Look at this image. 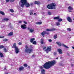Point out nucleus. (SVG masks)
<instances>
[{"label":"nucleus","mask_w":74,"mask_h":74,"mask_svg":"<svg viewBox=\"0 0 74 74\" xmlns=\"http://www.w3.org/2000/svg\"><path fill=\"white\" fill-rule=\"evenodd\" d=\"M56 63V60H53L51 62L49 61L46 62L43 65V68L46 69H49L53 66Z\"/></svg>","instance_id":"1"},{"label":"nucleus","mask_w":74,"mask_h":74,"mask_svg":"<svg viewBox=\"0 0 74 74\" xmlns=\"http://www.w3.org/2000/svg\"><path fill=\"white\" fill-rule=\"evenodd\" d=\"M21 2L22 3L21 5V7H24L25 5L27 7H29L30 6L29 3L27 2L26 0H21Z\"/></svg>","instance_id":"2"},{"label":"nucleus","mask_w":74,"mask_h":74,"mask_svg":"<svg viewBox=\"0 0 74 74\" xmlns=\"http://www.w3.org/2000/svg\"><path fill=\"white\" fill-rule=\"evenodd\" d=\"M47 8L50 10H52V9H55L56 8V5L54 3H52L47 6Z\"/></svg>","instance_id":"3"},{"label":"nucleus","mask_w":74,"mask_h":74,"mask_svg":"<svg viewBox=\"0 0 74 74\" xmlns=\"http://www.w3.org/2000/svg\"><path fill=\"white\" fill-rule=\"evenodd\" d=\"M33 51V49L31 48H29L26 49V51H25V52L26 53H30L32 52Z\"/></svg>","instance_id":"4"},{"label":"nucleus","mask_w":74,"mask_h":74,"mask_svg":"<svg viewBox=\"0 0 74 74\" xmlns=\"http://www.w3.org/2000/svg\"><path fill=\"white\" fill-rule=\"evenodd\" d=\"M15 49L16 53H18L19 52V49L18 47H17L15 48Z\"/></svg>","instance_id":"5"},{"label":"nucleus","mask_w":74,"mask_h":74,"mask_svg":"<svg viewBox=\"0 0 74 74\" xmlns=\"http://www.w3.org/2000/svg\"><path fill=\"white\" fill-rule=\"evenodd\" d=\"M58 51L60 53V54H63V52H62V49H58Z\"/></svg>","instance_id":"6"},{"label":"nucleus","mask_w":74,"mask_h":74,"mask_svg":"<svg viewBox=\"0 0 74 74\" xmlns=\"http://www.w3.org/2000/svg\"><path fill=\"white\" fill-rule=\"evenodd\" d=\"M24 69V67L23 66H20L18 69V71H22V70H23Z\"/></svg>","instance_id":"7"},{"label":"nucleus","mask_w":74,"mask_h":74,"mask_svg":"<svg viewBox=\"0 0 74 74\" xmlns=\"http://www.w3.org/2000/svg\"><path fill=\"white\" fill-rule=\"evenodd\" d=\"M26 24H23V25H22L21 28H22V29H26Z\"/></svg>","instance_id":"8"},{"label":"nucleus","mask_w":74,"mask_h":74,"mask_svg":"<svg viewBox=\"0 0 74 74\" xmlns=\"http://www.w3.org/2000/svg\"><path fill=\"white\" fill-rule=\"evenodd\" d=\"M17 47H16V44L15 43H14L13 45V46H12V48H17Z\"/></svg>","instance_id":"9"},{"label":"nucleus","mask_w":74,"mask_h":74,"mask_svg":"<svg viewBox=\"0 0 74 74\" xmlns=\"http://www.w3.org/2000/svg\"><path fill=\"white\" fill-rule=\"evenodd\" d=\"M67 19L69 22H72V20L70 18V17H68L67 18Z\"/></svg>","instance_id":"10"},{"label":"nucleus","mask_w":74,"mask_h":74,"mask_svg":"<svg viewBox=\"0 0 74 74\" xmlns=\"http://www.w3.org/2000/svg\"><path fill=\"white\" fill-rule=\"evenodd\" d=\"M34 31V29L33 28L30 29L29 30V32L30 33H33Z\"/></svg>","instance_id":"11"},{"label":"nucleus","mask_w":74,"mask_h":74,"mask_svg":"<svg viewBox=\"0 0 74 74\" xmlns=\"http://www.w3.org/2000/svg\"><path fill=\"white\" fill-rule=\"evenodd\" d=\"M56 44H57L58 45H59V46H60V47L62 46V44L60 42H57Z\"/></svg>","instance_id":"12"},{"label":"nucleus","mask_w":74,"mask_h":74,"mask_svg":"<svg viewBox=\"0 0 74 74\" xmlns=\"http://www.w3.org/2000/svg\"><path fill=\"white\" fill-rule=\"evenodd\" d=\"M60 17V16H58L57 17H55L53 18V19L54 20H58L59 19Z\"/></svg>","instance_id":"13"},{"label":"nucleus","mask_w":74,"mask_h":74,"mask_svg":"<svg viewBox=\"0 0 74 74\" xmlns=\"http://www.w3.org/2000/svg\"><path fill=\"white\" fill-rule=\"evenodd\" d=\"M46 33V32L45 31H43L41 33V34L42 35L43 37H44L45 36V34Z\"/></svg>","instance_id":"14"},{"label":"nucleus","mask_w":74,"mask_h":74,"mask_svg":"<svg viewBox=\"0 0 74 74\" xmlns=\"http://www.w3.org/2000/svg\"><path fill=\"white\" fill-rule=\"evenodd\" d=\"M47 50L49 51H51V47H48L46 49V51Z\"/></svg>","instance_id":"15"},{"label":"nucleus","mask_w":74,"mask_h":74,"mask_svg":"<svg viewBox=\"0 0 74 74\" xmlns=\"http://www.w3.org/2000/svg\"><path fill=\"white\" fill-rule=\"evenodd\" d=\"M34 3L36 4H40V1H35Z\"/></svg>","instance_id":"16"},{"label":"nucleus","mask_w":74,"mask_h":74,"mask_svg":"<svg viewBox=\"0 0 74 74\" xmlns=\"http://www.w3.org/2000/svg\"><path fill=\"white\" fill-rule=\"evenodd\" d=\"M42 74H45V70L44 69H42L41 71Z\"/></svg>","instance_id":"17"},{"label":"nucleus","mask_w":74,"mask_h":74,"mask_svg":"<svg viewBox=\"0 0 74 74\" xmlns=\"http://www.w3.org/2000/svg\"><path fill=\"white\" fill-rule=\"evenodd\" d=\"M6 3H8V2H9V1H10V2H14L15 0H6Z\"/></svg>","instance_id":"18"},{"label":"nucleus","mask_w":74,"mask_h":74,"mask_svg":"<svg viewBox=\"0 0 74 74\" xmlns=\"http://www.w3.org/2000/svg\"><path fill=\"white\" fill-rule=\"evenodd\" d=\"M0 56L1 58H4V56L3 55V53H1V52H0Z\"/></svg>","instance_id":"19"},{"label":"nucleus","mask_w":74,"mask_h":74,"mask_svg":"<svg viewBox=\"0 0 74 74\" xmlns=\"http://www.w3.org/2000/svg\"><path fill=\"white\" fill-rule=\"evenodd\" d=\"M68 9L69 10H73V8H72L71 6H69L68 8Z\"/></svg>","instance_id":"20"},{"label":"nucleus","mask_w":74,"mask_h":74,"mask_svg":"<svg viewBox=\"0 0 74 74\" xmlns=\"http://www.w3.org/2000/svg\"><path fill=\"white\" fill-rule=\"evenodd\" d=\"M35 40V38H31L30 40V41L31 42H33V41Z\"/></svg>","instance_id":"21"},{"label":"nucleus","mask_w":74,"mask_h":74,"mask_svg":"<svg viewBox=\"0 0 74 74\" xmlns=\"http://www.w3.org/2000/svg\"><path fill=\"white\" fill-rule=\"evenodd\" d=\"M3 20L5 21H8L9 20V19L7 18H4L3 19Z\"/></svg>","instance_id":"22"},{"label":"nucleus","mask_w":74,"mask_h":74,"mask_svg":"<svg viewBox=\"0 0 74 74\" xmlns=\"http://www.w3.org/2000/svg\"><path fill=\"white\" fill-rule=\"evenodd\" d=\"M62 45L63 46V47H65V48H69V47H68L63 44H62Z\"/></svg>","instance_id":"23"},{"label":"nucleus","mask_w":74,"mask_h":74,"mask_svg":"<svg viewBox=\"0 0 74 74\" xmlns=\"http://www.w3.org/2000/svg\"><path fill=\"white\" fill-rule=\"evenodd\" d=\"M13 35V32H11L9 33L8 35L10 36H12Z\"/></svg>","instance_id":"24"},{"label":"nucleus","mask_w":74,"mask_h":74,"mask_svg":"<svg viewBox=\"0 0 74 74\" xmlns=\"http://www.w3.org/2000/svg\"><path fill=\"white\" fill-rule=\"evenodd\" d=\"M62 20H63L62 19L60 18H60H59V19L58 20V22H62Z\"/></svg>","instance_id":"25"},{"label":"nucleus","mask_w":74,"mask_h":74,"mask_svg":"<svg viewBox=\"0 0 74 74\" xmlns=\"http://www.w3.org/2000/svg\"><path fill=\"white\" fill-rule=\"evenodd\" d=\"M29 48V46H27V45H26L25 46V52L26 51V49L27 50Z\"/></svg>","instance_id":"26"},{"label":"nucleus","mask_w":74,"mask_h":74,"mask_svg":"<svg viewBox=\"0 0 74 74\" xmlns=\"http://www.w3.org/2000/svg\"><path fill=\"white\" fill-rule=\"evenodd\" d=\"M33 10H32L30 12V15H32H32H34V14H33Z\"/></svg>","instance_id":"27"},{"label":"nucleus","mask_w":74,"mask_h":74,"mask_svg":"<svg viewBox=\"0 0 74 74\" xmlns=\"http://www.w3.org/2000/svg\"><path fill=\"white\" fill-rule=\"evenodd\" d=\"M60 23L59 22H56V25L57 26H59L60 25Z\"/></svg>","instance_id":"28"},{"label":"nucleus","mask_w":74,"mask_h":74,"mask_svg":"<svg viewBox=\"0 0 74 74\" xmlns=\"http://www.w3.org/2000/svg\"><path fill=\"white\" fill-rule=\"evenodd\" d=\"M42 23L41 22H38L36 23V24L37 25H41Z\"/></svg>","instance_id":"29"},{"label":"nucleus","mask_w":74,"mask_h":74,"mask_svg":"<svg viewBox=\"0 0 74 74\" xmlns=\"http://www.w3.org/2000/svg\"><path fill=\"white\" fill-rule=\"evenodd\" d=\"M67 31H69V32H71V29L70 28H68L67 29Z\"/></svg>","instance_id":"30"},{"label":"nucleus","mask_w":74,"mask_h":74,"mask_svg":"<svg viewBox=\"0 0 74 74\" xmlns=\"http://www.w3.org/2000/svg\"><path fill=\"white\" fill-rule=\"evenodd\" d=\"M48 15H51V12L50 11H48Z\"/></svg>","instance_id":"31"},{"label":"nucleus","mask_w":74,"mask_h":74,"mask_svg":"<svg viewBox=\"0 0 74 74\" xmlns=\"http://www.w3.org/2000/svg\"><path fill=\"white\" fill-rule=\"evenodd\" d=\"M0 14H2V15H4L5 14L3 12L0 11Z\"/></svg>","instance_id":"32"},{"label":"nucleus","mask_w":74,"mask_h":74,"mask_svg":"<svg viewBox=\"0 0 74 74\" xmlns=\"http://www.w3.org/2000/svg\"><path fill=\"white\" fill-rule=\"evenodd\" d=\"M50 29L51 31H54V30H56V29L55 28H52Z\"/></svg>","instance_id":"33"},{"label":"nucleus","mask_w":74,"mask_h":74,"mask_svg":"<svg viewBox=\"0 0 74 74\" xmlns=\"http://www.w3.org/2000/svg\"><path fill=\"white\" fill-rule=\"evenodd\" d=\"M57 38V35H55L54 36V38L56 39Z\"/></svg>","instance_id":"34"},{"label":"nucleus","mask_w":74,"mask_h":74,"mask_svg":"<svg viewBox=\"0 0 74 74\" xmlns=\"http://www.w3.org/2000/svg\"><path fill=\"white\" fill-rule=\"evenodd\" d=\"M10 11L12 12H14V10L12 9H10Z\"/></svg>","instance_id":"35"},{"label":"nucleus","mask_w":74,"mask_h":74,"mask_svg":"<svg viewBox=\"0 0 74 74\" xmlns=\"http://www.w3.org/2000/svg\"><path fill=\"white\" fill-rule=\"evenodd\" d=\"M28 65L27 64H24V66L25 67H27Z\"/></svg>","instance_id":"36"},{"label":"nucleus","mask_w":74,"mask_h":74,"mask_svg":"<svg viewBox=\"0 0 74 74\" xmlns=\"http://www.w3.org/2000/svg\"><path fill=\"white\" fill-rule=\"evenodd\" d=\"M36 41H34V42H33L32 44H35V45H36Z\"/></svg>","instance_id":"37"},{"label":"nucleus","mask_w":74,"mask_h":74,"mask_svg":"<svg viewBox=\"0 0 74 74\" xmlns=\"http://www.w3.org/2000/svg\"><path fill=\"white\" fill-rule=\"evenodd\" d=\"M41 43L42 44H44V42H43V40L41 39Z\"/></svg>","instance_id":"38"},{"label":"nucleus","mask_w":74,"mask_h":74,"mask_svg":"<svg viewBox=\"0 0 74 74\" xmlns=\"http://www.w3.org/2000/svg\"><path fill=\"white\" fill-rule=\"evenodd\" d=\"M46 31H47V32H49V31H51V29H46Z\"/></svg>","instance_id":"39"},{"label":"nucleus","mask_w":74,"mask_h":74,"mask_svg":"<svg viewBox=\"0 0 74 74\" xmlns=\"http://www.w3.org/2000/svg\"><path fill=\"white\" fill-rule=\"evenodd\" d=\"M4 47V46H3V45H1V46H0V48H3Z\"/></svg>","instance_id":"40"},{"label":"nucleus","mask_w":74,"mask_h":74,"mask_svg":"<svg viewBox=\"0 0 74 74\" xmlns=\"http://www.w3.org/2000/svg\"><path fill=\"white\" fill-rule=\"evenodd\" d=\"M58 64H59L60 66H63V64H60V63H58Z\"/></svg>","instance_id":"41"},{"label":"nucleus","mask_w":74,"mask_h":74,"mask_svg":"<svg viewBox=\"0 0 74 74\" xmlns=\"http://www.w3.org/2000/svg\"><path fill=\"white\" fill-rule=\"evenodd\" d=\"M8 40L7 39H5L3 40V41H7Z\"/></svg>","instance_id":"42"},{"label":"nucleus","mask_w":74,"mask_h":74,"mask_svg":"<svg viewBox=\"0 0 74 74\" xmlns=\"http://www.w3.org/2000/svg\"><path fill=\"white\" fill-rule=\"evenodd\" d=\"M23 22H24V23H25V24H26V25H27V22H26L25 21H23Z\"/></svg>","instance_id":"43"},{"label":"nucleus","mask_w":74,"mask_h":74,"mask_svg":"<svg viewBox=\"0 0 74 74\" xmlns=\"http://www.w3.org/2000/svg\"><path fill=\"white\" fill-rule=\"evenodd\" d=\"M22 22V21H18V23H21Z\"/></svg>","instance_id":"44"},{"label":"nucleus","mask_w":74,"mask_h":74,"mask_svg":"<svg viewBox=\"0 0 74 74\" xmlns=\"http://www.w3.org/2000/svg\"><path fill=\"white\" fill-rule=\"evenodd\" d=\"M4 51L5 52H6L7 51L6 50V49H5V48L4 49Z\"/></svg>","instance_id":"45"},{"label":"nucleus","mask_w":74,"mask_h":74,"mask_svg":"<svg viewBox=\"0 0 74 74\" xmlns=\"http://www.w3.org/2000/svg\"><path fill=\"white\" fill-rule=\"evenodd\" d=\"M52 40H51V39H49V42H52Z\"/></svg>","instance_id":"46"},{"label":"nucleus","mask_w":74,"mask_h":74,"mask_svg":"<svg viewBox=\"0 0 74 74\" xmlns=\"http://www.w3.org/2000/svg\"><path fill=\"white\" fill-rule=\"evenodd\" d=\"M4 36H0V38H4Z\"/></svg>","instance_id":"47"},{"label":"nucleus","mask_w":74,"mask_h":74,"mask_svg":"<svg viewBox=\"0 0 74 74\" xmlns=\"http://www.w3.org/2000/svg\"><path fill=\"white\" fill-rule=\"evenodd\" d=\"M45 51H46V53H48L49 52L48 50H46H46H45Z\"/></svg>","instance_id":"48"},{"label":"nucleus","mask_w":74,"mask_h":74,"mask_svg":"<svg viewBox=\"0 0 74 74\" xmlns=\"http://www.w3.org/2000/svg\"><path fill=\"white\" fill-rule=\"evenodd\" d=\"M46 34H48H48H49V33L46 32Z\"/></svg>","instance_id":"49"},{"label":"nucleus","mask_w":74,"mask_h":74,"mask_svg":"<svg viewBox=\"0 0 74 74\" xmlns=\"http://www.w3.org/2000/svg\"><path fill=\"white\" fill-rule=\"evenodd\" d=\"M18 45H22V42H19L18 43Z\"/></svg>","instance_id":"50"},{"label":"nucleus","mask_w":74,"mask_h":74,"mask_svg":"<svg viewBox=\"0 0 74 74\" xmlns=\"http://www.w3.org/2000/svg\"><path fill=\"white\" fill-rule=\"evenodd\" d=\"M43 68H43V67H42V66H41V67H40V69H43Z\"/></svg>","instance_id":"51"},{"label":"nucleus","mask_w":74,"mask_h":74,"mask_svg":"<svg viewBox=\"0 0 74 74\" xmlns=\"http://www.w3.org/2000/svg\"><path fill=\"white\" fill-rule=\"evenodd\" d=\"M46 47H44L43 48V49L44 50V49H46Z\"/></svg>","instance_id":"52"},{"label":"nucleus","mask_w":74,"mask_h":74,"mask_svg":"<svg viewBox=\"0 0 74 74\" xmlns=\"http://www.w3.org/2000/svg\"><path fill=\"white\" fill-rule=\"evenodd\" d=\"M30 48H33V46L30 45Z\"/></svg>","instance_id":"53"},{"label":"nucleus","mask_w":74,"mask_h":74,"mask_svg":"<svg viewBox=\"0 0 74 74\" xmlns=\"http://www.w3.org/2000/svg\"><path fill=\"white\" fill-rule=\"evenodd\" d=\"M74 66V65L73 64H71V66H72V67Z\"/></svg>","instance_id":"54"},{"label":"nucleus","mask_w":74,"mask_h":74,"mask_svg":"<svg viewBox=\"0 0 74 74\" xmlns=\"http://www.w3.org/2000/svg\"><path fill=\"white\" fill-rule=\"evenodd\" d=\"M54 55H56V53H54Z\"/></svg>","instance_id":"55"},{"label":"nucleus","mask_w":74,"mask_h":74,"mask_svg":"<svg viewBox=\"0 0 74 74\" xmlns=\"http://www.w3.org/2000/svg\"><path fill=\"white\" fill-rule=\"evenodd\" d=\"M67 55H69V53H67Z\"/></svg>","instance_id":"56"},{"label":"nucleus","mask_w":74,"mask_h":74,"mask_svg":"<svg viewBox=\"0 0 74 74\" xmlns=\"http://www.w3.org/2000/svg\"><path fill=\"white\" fill-rule=\"evenodd\" d=\"M28 69H30V66H28Z\"/></svg>","instance_id":"57"},{"label":"nucleus","mask_w":74,"mask_h":74,"mask_svg":"<svg viewBox=\"0 0 74 74\" xmlns=\"http://www.w3.org/2000/svg\"><path fill=\"white\" fill-rule=\"evenodd\" d=\"M27 29H28V30H30V28H29V27H28L27 28Z\"/></svg>","instance_id":"58"},{"label":"nucleus","mask_w":74,"mask_h":74,"mask_svg":"<svg viewBox=\"0 0 74 74\" xmlns=\"http://www.w3.org/2000/svg\"><path fill=\"white\" fill-rule=\"evenodd\" d=\"M69 12H71L72 11H71L69 10Z\"/></svg>","instance_id":"59"},{"label":"nucleus","mask_w":74,"mask_h":74,"mask_svg":"<svg viewBox=\"0 0 74 74\" xmlns=\"http://www.w3.org/2000/svg\"><path fill=\"white\" fill-rule=\"evenodd\" d=\"M72 48L73 49H74V47H72Z\"/></svg>","instance_id":"60"},{"label":"nucleus","mask_w":74,"mask_h":74,"mask_svg":"<svg viewBox=\"0 0 74 74\" xmlns=\"http://www.w3.org/2000/svg\"><path fill=\"white\" fill-rule=\"evenodd\" d=\"M4 70H6V68H5L4 69Z\"/></svg>","instance_id":"61"},{"label":"nucleus","mask_w":74,"mask_h":74,"mask_svg":"<svg viewBox=\"0 0 74 74\" xmlns=\"http://www.w3.org/2000/svg\"><path fill=\"white\" fill-rule=\"evenodd\" d=\"M34 55H32V57H34Z\"/></svg>","instance_id":"62"},{"label":"nucleus","mask_w":74,"mask_h":74,"mask_svg":"<svg viewBox=\"0 0 74 74\" xmlns=\"http://www.w3.org/2000/svg\"><path fill=\"white\" fill-rule=\"evenodd\" d=\"M56 59H58V58H56Z\"/></svg>","instance_id":"63"},{"label":"nucleus","mask_w":74,"mask_h":74,"mask_svg":"<svg viewBox=\"0 0 74 74\" xmlns=\"http://www.w3.org/2000/svg\"><path fill=\"white\" fill-rule=\"evenodd\" d=\"M34 15H36V13H34Z\"/></svg>","instance_id":"64"}]
</instances>
